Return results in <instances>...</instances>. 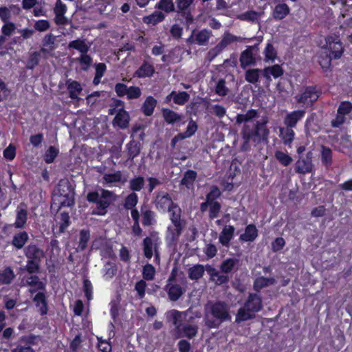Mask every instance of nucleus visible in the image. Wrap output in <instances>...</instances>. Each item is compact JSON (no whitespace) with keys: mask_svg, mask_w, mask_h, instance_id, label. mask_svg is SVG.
<instances>
[{"mask_svg":"<svg viewBox=\"0 0 352 352\" xmlns=\"http://www.w3.org/2000/svg\"><path fill=\"white\" fill-rule=\"evenodd\" d=\"M261 73L262 74V69H249L245 73V79L249 83L256 84L259 80Z\"/></svg>","mask_w":352,"mask_h":352,"instance_id":"34","label":"nucleus"},{"mask_svg":"<svg viewBox=\"0 0 352 352\" xmlns=\"http://www.w3.org/2000/svg\"><path fill=\"white\" fill-rule=\"evenodd\" d=\"M239 259L232 257L227 258L226 259L223 260L221 262L219 268L221 272L224 274H229L232 271H237L239 270Z\"/></svg>","mask_w":352,"mask_h":352,"instance_id":"20","label":"nucleus"},{"mask_svg":"<svg viewBox=\"0 0 352 352\" xmlns=\"http://www.w3.org/2000/svg\"><path fill=\"white\" fill-rule=\"evenodd\" d=\"M29 237L25 231L20 232L14 235L12 244L16 249H21L28 241Z\"/></svg>","mask_w":352,"mask_h":352,"instance_id":"32","label":"nucleus"},{"mask_svg":"<svg viewBox=\"0 0 352 352\" xmlns=\"http://www.w3.org/2000/svg\"><path fill=\"white\" fill-rule=\"evenodd\" d=\"M56 37L52 33L46 34L43 39V45L45 47H50V50H54V43Z\"/></svg>","mask_w":352,"mask_h":352,"instance_id":"63","label":"nucleus"},{"mask_svg":"<svg viewBox=\"0 0 352 352\" xmlns=\"http://www.w3.org/2000/svg\"><path fill=\"white\" fill-rule=\"evenodd\" d=\"M155 275V269L151 264H146L143 267L142 277L146 280H153Z\"/></svg>","mask_w":352,"mask_h":352,"instance_id":"51","label":"nucleus"},{"mask_svg":"<svg viewBox=\"0 0 352 352\" xmlns=\"http://www.w3.org/2000/svg\"><path fill=\"white\" fill-rule=\"evenodd\" d=\"M256 47V45H254V46H248L247 49L241 52L239 61L241 67L243 69L256 64V58L253 54V49Z\"/></svg>","mask_w":352,"mask_h":352,"instance_id":"15","label":"nucleus"},{"mask_svg":"<svg viewBox=\"0 0 352 352\" xmlns=\"http://www.w3.org/2000/svg\"><path fill=\"white\" fill-rule=\"evenodd\" d=\"M122 176V173L120 170H118L113 173L104 174L102 179V183L103 184L118 183L121 181Z\"/></svg>","mask_w":352,"mask_h":352,"instance_id":"35","label":"nucleus"},{"mask_svg":"<svg viewBox=\"0 0 352 352\" xmlns=\"http://www.w3.org/2000/svg\"><path fill=\"white\" fill-rule=\"evenodd\" d=\"M352 111V103L349 101H342L338 108L337 114L331 121V125L333 128H339L346 121V116Z\"/></svg>","mask_w":352,"mask_h":352,"instance_id":"9","label":"nucleus"},{"mask_svg":"<svg viewBox=\"0 0 352 352\" xmlns=\"http://www.w3.org/2000/svg\"><path fill=\"white\" fill-rule=\"evenodd\" d=\"M173 265L171 275L164 287V290L167 292L170 300L175 301L176 300V260Z\"/></svg>","mask_w":352,"mask_h":352,"instance_id":"17","label":"nucleus"},{"mask_svg":"<svg viewBox=\"0 0 352 352\" xmlns=\"http://www.w3.org/2000/svg\"><path fill=\"white\" fill-rule=\"evenodd\" d=\"M275 283L276 280L274 277L259 276L254 280L253 288L255 291L259 292L264 287L274 285Z\"/></svg>","mask_w":352,"mask_h":352,"instance_id":"24","label":"nucleus"},{"mask_svg":"<svg viewBox=\"0 0 352 352\" xmlns=\"http://www.w3.org/2000/svg\"><path fill=\"white\" fill-rule=\"evenodd\" d=\"M279 136L283 140V142L285 145L290 144L294 140L295 138V132L293 130V128H290L288 126L280 127L279 129Z\"/></svg>","mask_w":352,"mask_h":352,"instance_id":"27","label":"nucleus"},{"mask_svg":"<svg viewBox=\"0 0 352 352\" xmlns=\"http://www.w3.org/2000/svg\"><path fill=\"white\" fill-rule=\"evenodd\" d=\"M229 92L228 88L226 85V80L220 78L215 87V93L219 96H226Z\"/></svg>","mask_w":352,"mask_h":352,"instance_id":"53","label":"nucleus"},{"mask_svg":"<svg viewBox=\"0 0 352 352\" xmlns=\"http://www.w3.org/2000/svg\"><path fill=\"white\" fill-rule=\"evenodd\" d=\"M142 214V224L145 226H151L154 221V213L150 210H144L143 208L141 209Z\"/></svg>","mask_w":352,"mask_h":352,"instance_id":"55","label":"nucleus"},{"mask_svg":"<svg viewBox=\"0 0 352 352\" xmlns=\"http://www.w3.org/2000/svg\"><path fill=\"white\" fill-rule=\"evenodd\" d=\"M126 148L127 151L128 158L133 160L134 157H137L140 154L141 144L139 142L132 140L126 145Z\"/></svg>","mask_w":352,"mask_h":352,"instance_id":"30","label":"nucleus"},{"mask_svg":"<svg viewBox=\"0 0 352 352\" xmlns=\"http://www.w3.org/2000/svg\"><path fill=\"white\" fill-rule=\"evenodd\" d=\"M69 97L74 100L78 99V95L82 91V87L77 81H72L67 85Z\"/></svg>","mask_w":352,"mask_h":352,"instance_id":"39","label":"nucleus"},{"mask_svg":"<svg viewBox=\"0 0 352 352\" xmlns=\"http://www.w3.org/2000/svg\"><path fill=\"white\" fill-rule=\"evenodd\" d=\"M164 19V15L162 12L155 11L152 14L145 16L143 20L144 23L154 25L161 22Z\"/></svg>","mask_w":352,"mask_h":352,"instance_id":"45","label":"nucleus"},{"mask_svg":"<svg viewBox=\"0 0 352 352\" xmlns=\"http://www.w3.org/2000/svg\"><path fill=\"white\" fill-rule=\"evenodd\" d=\"M50 28V23L47 20H38L34 24V31L45 32Z\"/></svg>","mask_w":352,"mask_h":352,"instance_id":"61","label":"nucleus"},{"mask_svg":"<svg viewBox=\"0 0 352 352\" xmlns=\"http://www.w3.org/2000/svg\"><path fill=\"white\" fill-rule=\"evenodd\" d=\"M23 285L30 286V289L29 292L32 294L38 291L44 292L45 290V283L40 280L38 276L36 275H30L28 276H24L23 278Z\"/></svg>","mask_w":352,"mask_h":352,"instance_id":"12","label":"nucleus"},{"mask_svg":"<svg viewBox=\"0 0 352 352\" xmlns=\"http://www.w3.org/2000/svg\"><path fill=\"white\" fill-rule=\"evenodd\" d=\"M144 255L150 259L152 258L155 250H157V239L151 237H146L143 240Z\"/></svg>","mask_w":352,"mask_h":352,"instance_id":"23","label":"nucleus"},{"mask_svg":"<svg viewBox=\"0 0 352 352\" xmlns=\"http://www.w3.org/2000/svg\"><path fill=\"white\" fill-rule=\"evenodd\" d=\"M153 72H154L153 67L147 63H144L135 72V76L139 78H144V77L152 76Z\"/></svg>","mask_w":352,"mask_h":352,"instance_id":"38","label":"nucleus"},{"mask_svg":"<svg viewBox=\"0 0 352 352\" xmlns=\"http://www.w3.org/2000/svg\"><path fill=\"white\" fill-rule=\"evenodd\" d=\"M221 192L218 186H212L210 191L206 196V201L200 204V210L204 212L208 210V204L212 202H219L217 199L221 197Z\"/></svg>","mask_w":352,"mask_h":352,"instance_id":"16","label":"nucleus"},{"mask_svg":"<svg viewBox=\"0 0 352 352\" xmlns=\"http://www.w3.org/2000/svg\"><path fill=\"white\" fill-rule=\"evenodd\" d=\"M40 261L28 259L25 270L30 274L37 273L40 270Z\"/></svg>","mask_w":352,"mask_h":352,"instance_id":"57","label":"nucleus"},{"mask_svg":"<svg viewBox=\"0 0 352 352\" xmlns=\"http://www.w3.org/2000/svg\"><path fill=\"white\" fill-rule=\"evenodd\" d=\"M36 339L37 337L32 334L21 337L15 344L16 346L11 349V352H35L32 346L36 344Z\"/></svg>","mask_w":352,"mask_h":352,"instance_id":"10","label":"nucleus"},{"mask_svg":"<svg viewBox=\"0 0 352 352\" xmlns=\"http://www.w3.org/2000/svg\"><path fill=\"white\" fill-rule=\"evenodd\" d=\"M274 156L278 162L284 166H287L292 162V157L282 151H276Z\"/></svg>","mask_w":352,"mask_h":352,"instance_id":"43","label":"nucleus"},{"mask_svg":"<svg viewBox=\"0 0 352 352\" xmlns=\"http://www.w3.org/2000/svg\"><path fill=\"white\" fill-rule=\"evenodd\" d=\"M204 267L202 265H196L188 270V277L191 280H198L203 276Z\"/></svg>","mask_w":352,"mask_h":352,"instance_id":"40","label":"nucleus"},{"mask_svg":"<svg viewBox=\"0 0 352 352\" xmlns=\"http://www.w3.org/2000/svg\"><path fill=\"white\" fill-rule=\"evenodd\" d=\"M90 239V233L89 230H82L80 232V240L78 245L76 248V251H82L84 250L87 246V243Z\"/></svg>","mask_w":352,"mask_h":352,"instance_id":"47","label":"nucleus"},{"mask_svg":"<svg viewBox=\"0 0 352 352\" xmlns=\"http://www.w3.org/2000/svg\"><path fill=\"white\" fill-rule=\"evenodd\" d=\"M16 30V25L12 22L4 23L1 28V32L4 36H10Z\"/></svg>","mask_w":352,"mask_h":352,"instance_id":"64","label":"nucleus"},{"mask_svg":"<svg viewBox=\"0 0 352 352\" xmlns=\"http://www.w3.org/2000/svg\"><path fill=\"white\" fill-rule=\"evenodd\" d=\"M24 254L28 259L40 261L45 255L44 251L33 243H30L25 248Z\"/></svg>","mask_w":352,"mask_h":352,"instance_id":"18","label":"nucleus"},{"mask_svg":"<svg viewBox=\"0 0 352 352\" xmlns=\"http://www.w3.org/2000/svg\"><path fill=\"white\" fill-rule=\"evenodd\" d=\"M235 228L234 226H225L219 236V243L224 247L229 248L230 241L234 234Z\"/></svg>","mask_w":352,"mask_h":352,"instance_id":"19","label":"nucleus"},{"mask_svg":"<svg viewBox=\"0 0 352 352\" xmlns=\"http://www.w3.org/2000/svg\"><path fill=\"white\" fill-rule=\"evenodd\" d=\"M142 91L140 87L136 86H131L129 87L126 98L129 100L137 99L141 96Z\"/></svg>","mask_w":352,"mask_h":352,"instance_id":"62","label":"nucleus"},{"mask_svg":"<svg viewBox=\"0 0 352 352\" xmlns=\"http://www.w3.org/2000/svg\"><path fill=\"white\" fill-rule=\"evenodd\" d=\"M144 186V179L143 177H135L129 181V188L134 192L135 191H140Z\"/></svg>","mask_w":352,"mask_h":352,"instance_id":"48","label":"nucleus"},{"mask_svg":"<svg viewBox=\"0 0 352 352\" xmlns=\"http://www.w3.org/2000/svg\"><path fill=\"white\" fill-rule=\"evenodd\" d=\"M41 55L38 52H34L30 54L29 59L27 62V68L29 69H33L40 61Z\"/></svg>","mask_w":352,"mask_h":352,"instance_id":"56","label":"nucleus"},{"mask_svg":"<svg viewBox=\"0 0 352 352\" xmlns=\"http://www.w3.org/2000/svg\"><path fill=\"white\" fill-rule=\"evenodd\" d=\"M138 202V197L134 192H131L124 199V208L126 210L135 208Z\"/></svg>","mask_w":352,"mask_h":352,"instance_id":"50","label":"nucleus"},{"mask_svg":"<svg viewBox=\"0 0 352 352\" xmlns=\"http://www.w3.org/2000/svg\"><path fill=\"white\" fill-rule=\"evenodd\" d=\"M321 95V89L317 85H308L303 87L294 99L298 104L309 108L314 106Z\"/></svg>","mask_w":352,"mask_h":352,"instance_id":"6","label":"nucleus"},{"mask_svg":"<svg viewBox=\"0 0 352 352\" xmlns=\"http://www.w3.org/2000/svg\"><path fill=\"white\" fill-rule=\"evenodd\" d=\"M333 58V56L329 54H321L319 56L318 63L322 69H327L331 67Z\"/></svg>","mask_w":352,"mask_h":352,"instance_id":"59","label":"nucleus"},{"mask_svg":"<svg viewBox=\"0 0 352 352\" xmlns=\"http://www.w3.org/2000/svg\"><path fill=\"white\" fill-rule=\"evenodd\" d=\"M109 115H116L113 119V124L118 126L122 129L129 126L130 117L127 111L124 109V102L120 100H116L111 109L109 110Z\"/></svg>","mask_w":352,"mask_h":352,"instance_id":"7","label":"nucleus"},{"mask_svg":"<svg viewBox=\"0 0 352 352\" xmlns=\"http://www.w3.org/2000/svg\"><path fill=\"white\" fill-rule=\"evenodd\" d=\"M33 301L36 303V306L39 309V311L41 315H45L47 312V305L46 297L43 292H38Z\"/></svg>","mask_w":352,"mask_h":352,"instance_id":"29","label":"nucleus"},{"mask_svg":"<svg viewBox=\"0 0 352 352\" xmlns=\"http://www.w3.org/2000/svg\"><path fill=\"white\" fill-rule=\"evenodd\" d=\"M258 13L255 10H248L238 16V19L241 21L248 22H254L258 20Z\"/></svg>","mask_w":352,"mask_h":352,"instance_id":"52","label":"nucleus"},{"mask_svg":"<svg viewBox=\"0 0 352 352\" xmlns=\"http://www.w3.org/2000/svg\"><path fill=\"white\" fill-rule=\"evenodd\" d=\"M67 48L75 49L82 54L89 52L90 45H87L85 40L78 38L69 42Z\"/></svg>","mask_w":352,"mask_h":352,"instance_id":"31","label":"nucleus"},{"mask_svg":"<svg viewBox=\"0 0 352 352\" xmlns=\"http://www.w3.org/2000/svg\"><path fill=\"white\" fill-rule=\"evenodd\" d=\"M156 208L162 212H170V220L172 225L169 226L166 230V241L168 246L173 247L175 250V236H176V219L175 217V212L173 211L174 208L173 201L168 193L160 192L159 193L155 201Z\"/></svg>","mask_w":352,"mask_h":352,"instance_id":"1","label":"nucleus"},{"mask_svg":"<svg viewBox=\"0 0 352 352\" xmlns=\"http://www.w3.org/2000/svg\"><path fill=\"white\" fill-rule=\"evenodd\" d=\"M146 287L147 284L144 280H140L135 283L134 289L136 291L137 297L139 299L144 298Z\"/></svg>","mask_w":352,"mask_h":352,"instance_id":"54","label":"nucleus"},{"mask_svg":"<svg viewBox=\"0 0 352 352\" xmlns=\"http://www.w3.org/2000/svg\"><path fill=\"white\" fill-rule=\"evenodd\" d=\"M267 119L263 118L251 124H245L241 131L243 140L252 141L254 145H257L267 141L269 136V129L267 127Z\"/></svg>","mask_w":352,"mask_h":352,"instance_id":"2","label":"nucleus"},{"mask_svg":"<svg viewBox=\"0 0 352 352\" xmlns=\"http://www.w3.org/2000/svg\"><path fill=\"white\" fill-rule=\"evenodd\" d=\"M265 62H274L277 58V52L271 42H267L263 52Z\"/></svg>","mask_w":352,"mask_h":352,"instance_id":"36","label":"nucleus"},{"mask_svg":"<svg viewBox=\"0 0 352 352\" xmlns=\"http://www.w3.org/2000/svg\"><path fill=\"white\" fill-rule=\"evenodd\" d=\"M305 109L294 110L287 113L283 120L284 125L293 129L296 128L298 122L305 117Z\"/></svg>","mask_w":352,"mask_h":352,"instance_id":"14","label":"nucleus"},{"mask_svg":"<svg viewBox=\"0 0 352 352\" xmlns=\"http://www.w3.org/2000/svg\"><path fill=\"white\" fill-rule=\"evenodd\" d=\"M239 40V37L234 36L230 32H226L219 43L223 46V47L226 48L228 45Z\"/></svg>","mask_w":352,"mask_h":352,"instance_id":"58","label":"nucleus"},{"mask_svg":"<svg viewBox=\"0 0 352 352\" xmlns=\"http://www.w3.org/2000/svg\"><path fill=\"white\" fill-rule=\"evenodd\" d=\"M313 153L309 151L305 157H300L296 162L295 170L297 173L305 174L313 171L314 164L312 162Z\"/></svg>","mask_w":352,"mask_h":352,"instance_id":"11","label":"nucleus"},{"mask_svg":"<svg viewBox=\"0 0 352 352\" xmlns=\"http://www.w3.org/2000/svg\"><path fill=\"white\" fill-rule=\"evenodd\" d=\"M208 217L212 220L219 217L221 205L219 202H212L208 204Z\"/></svg>","mask_w":352,"mask_h":352,"instance_id":"49","label":"nucleus"},{"mask_svg":"<svg viewBox=\"0 0 352 352\" xmlns=\"http://www.w3.org/2000/svg\"><path fill=\"white\" fill-rule=\"evenodd\" d=\"M197 129V125L196 122L193 121L189 122L186 130L184 133H179L177 134V140H184L186 138H189L194 135Z\"/></svg>","mask_w":352,"mask_h":352,"instance_id":"42","label":"nucleus"},{"mask_svg":"<svg viewBox=\"0 0 352 352\" xmlns=\"http://www.w3.org/2000/svg\"><path fill=\"white\" fill-rule=\"evenodd\" d=\"M16 221L14 226L16 228H23L25 227L28 219V211L26 209L18 206L16 208Z\"/></svg>","mask_w":352,"mask_h":352,"instance_id":"28","label":"nucleus"},{"mask_svg":"<svg viewBox=\"0 0 352 352\" xmlns=\"http://www.w3.org/2000/svg\"><path fill=\"white\" fill-rule=\"evenodd\" d=\"M100 194L98 191L89 192L87 195V200L89 203L96 204V208L92 214L104 215L109 206L116 200L117 196L112 191L101 189Z\"/></svg>","mask_w":352,"mask_h":352,"instance_id":"5","label":"nucleus"},{"mask_svg":"<svg viewBox=\"0 0 352 352\" xmlns=\"http://www.w3.org/2000/svg\"><path fill=\"white\" fill-rule=\"evenodd\" d=\"M76 60L81 65V69L87 71L93 63L92 58L87 54V52L80 54V56L76 58Z\"/></svg>","mask_w":352,"mask_h":352,"instance_id":"46","label":"nucleus"},{"mask_svg":"<svg viewBox=\"0 0 352 352\" xmlns=\"http://www.w3.org/2000/svg\"><path fill=\"white\" fill-rule=\"evenodd\" d=\"M325 41L326 45L324 48L329 51V54L334 59H339L344 52V47L339 36H327L325 38Z\"/></svg>","mask_w":352,"mask_h":352,"instance_id":"8","label":"nucleus"},{"mask_svg":"<svg viewBox=\"0 0 352 352\" xmlns=\"http://www.w3.org/2000/svg\"><path fill=\"white\" fill-rule=\"evenodd\" d=\"M263 307L261 296L256 293H250L243 306L237 311L235 322L240 324L241 322L254 319L256 314L261 311Z\"/></svg>","mask_w":352,"mask_h":352,"instance_id":"3","label":"nucleus"},{"mask_svg":"<svg viewBox=\"0 0 352 352\" xmlns=\"http://www.w3.org/2000/svg\"><path fill=\"white\" fill-rule=\"evenodd\" d=\"M103 272V277L105 280L111 279L117 273L116 265L111 261L107 262L104 265Z\"/></svg>","mask_w":352,"mask_h":352,"instance_id":"37","label":"nucleus"},{"mask_svg":"<svg viewBox=\"0 0 352 352\" xmlns=\"http://www.w3.org/2000/svg\"><path fill=\"white\" fill-rule=\"evenodd\" d=\"M197 173L192 170H188L182 179L181 184L190 188L197 177Z\"/></svg>","mask_w":352,"mask_h":352,"instance_id":"41","label":"nucleus"},{"mask_svg":"<svg viewBox=\"0 0 352 352\" xmlns=\"http://www.w3.org/2000/svg\"><path fill=\"white\" fill-rule=\"evenodd\" d=\"M15 277V274L11 267H6L3 270H0V284L10 285Z\"/></svg>","mask_w":352,"mask_h":352,"instance_id":"26","label":"nucleus"},{"mask_svg":"<svg viewBox=\"0 0 352 352\" xmlns=\"http://www.w3.org/2000/svg\"><path fill=\"white\" fill-rule=\"evenodd\" d=\"M156 104L157 100L153 97H147L142 107V110L144 114L146 116H151L153 113Z\"/></svg>","mask_w":352,"mask_h":352,"instance_id":"33","label":"nucleus"},{"mask_svg":"<svg viewBox=\"0 0 352 352\" xmlns=\"http://www.w3.org/2000/svg\"><path fill=\"white\" fill-rule=\"evenodd\" d=\"M258 235V231L253 223L246 226L245 232L239 236V241L242 242H252Z\"/></svg>","mask_w":352,"mask_h":352,"instance_id":"21","label":"nucleus"},{"mask_svg":"<svg viewBox=\"0 0 352 352\" xmlns=\"http://www.w3.org/2000/svg\"><path fill=\"white\" fill-rule=\"evenodd\" d=\"M284 69L279 64H274L267 66L262 69V75L269 84L272 82V77L276 79L281 77L284 74Z\"/></svg>","mask_w":352,"mask_h":352,"instance_id":"13","label":"nucleus"},{"mask_svg":"<svg viewBox=\"0 0 352 352\" xmlns=\"http://www.w3.org/2000/svg\"><path fill=\"white\" fill-rule=\"evenodd\" d=\"M210 34L211 32L206 29H204L198 32L195 34V41L199 45H206L210 37Z\"/></svg>","mask_w":352,"mask_h":352,"instance_id":"44","label":"nucleus"},{"mask_svg":"<svg viewBox=\"0 0 352 352\" xmlns=\"http://www.w3.org/2000/svg\"><path fill=\"white\" fill-rule=\"evenodd\" d=\"M209 314L212 318L206 316L204 320L205 325L209 329H217L222 323L230 321L232 318L230 307L226 302L221 300L210 303Z\"/></svg>","mask_w":352,"mask_h":352,"instance_id":"4","label":"nucleus"},{"mask_svg":"<svg viewBox=\"0 0 352 352\" xmlns=\"http://www.w3.org/2000/svg\"><path fill=\"white\" fill-rule=\"evenodd\" d=\"M320 160L322 164L327 168L331 166L333 163V153L329 147L324 145L321 146Z\"/></svg>","mask_w":352,"mask_h":352,"instance_id":"25","label":"nucleus"},{"mask_svg":"<svg viewBox=\"0 0 352 352\" xmlns=\"http://www.w3.org/2000/svg\"><path fill=\"white\" fill-rule=\"evenodd\" d=\"M290 13V8L286 3H278L275 6L272 12V16L276 21L285 19Z\"/></svg>","mask_w":352,"mask_h":352,"instance_id":"22","label":"nucleus"},{"mask_svg":"<svg viewBox=\"0 0 352 352\" xmlns=\"http://www.w3.org/2000/svg\"><path fill=\"white\" fill-rule=\"evenodd\" d=\"M58 149L56 148L54 146H50L45 152V161L48 164L53 162L58 155Z\"/></svg>","mask_w":352,"mask_h":352,"instance_id":"60","label":"nucleus"}]
</instances>
